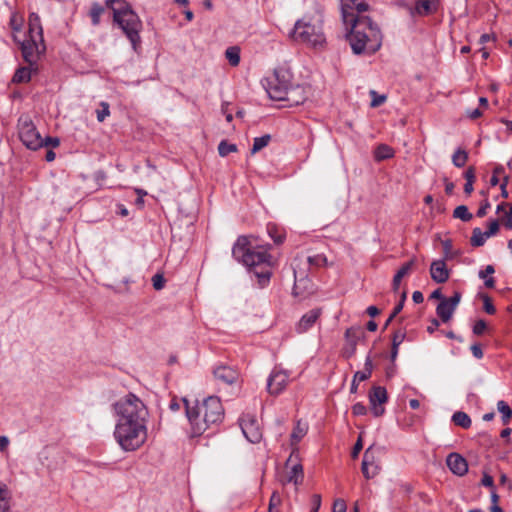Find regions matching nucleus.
Wrapping results in <instances>:
<instances>
[{"mask_svg":"<svg viewBox=\"0 0 512 512\" xmlns=\"http://www.w3.org/2000/svg\"><path fill=\"white\" fill-rule=\"evenodd\" d=\"M117 416L114 436L125 451L139 449L147 440L149 411L135 394L128 393L113 405Z\"/></svg>","mask_w":512,"mask_h":512,"instance_id":"f257e3e1","label":"nucleus"},{"mask_svg":"<svg viewBox=\"0 0 512 512\" xmlns=\"http://www.w3.org/2000/svg\"><path fill=\"white\" fill-rule=\"evenodd\" d=\"M232 255L257 278L261 288L268 285L272 275V257L267 250L252 248L247 236H239L233 245Z\"/></svg>","mask_w":512,"mask_h":512,"instance_id":"f03ea898","label":"nucleus"},{"mask_svg":"<svg viewBox=\"0 0 512 512\" xmlns=\"http://www.w3.org/2000/svg\"><path fill=\"white\" fill-rule=\"evenodd\" d=\"M346 35L351 49L356 55H371L382 45V33L370 17L353 18Z\"/></svg>","mask_w":512,"mask_h":512,"instance_id":"7ed1b4c3","label":"nucleus"},{"mask_svg":"<svg viewBox=\"0 0 512 512\" xmlns=\"http://www.w3.org/2000/svg\"><path fill=\"white\" fill-rule=\"evenodd\" d=\"M292 37L294 40L311 47H323L326 38L323 32L322 20L311 17L299 19L294 25Z\"/></svg>","mask_w":512,"mask_h":512,"instance_id":"20e7f679","label":"nucleus"},{"mask_svg":"<svg viewBox=\"0 0 512 512\" xmlns=\"http://www.w3.org/2000/svg\"><path fill=\"white\" fill-rule=\"evenodd\" d=\"M113 21L122 29L123 33L129 39L134 51H137L141 45L140 32L142 30V21L132 10L131 6L122 10L115 9Z\"/></svg>","mask_w":512,"mask_h":512,"instance_id":"39448f33","label":"nucleus"},{"mask_svg":"<svg viewBox=\"0 0 512 512\" xmlns=\"http://www.w3.org/2000/svg\"><path fill=\"white\" fill-rule=\"evenodd\" d=\"M203 413V420L197 422V432L204 433L212 425L219 424L224 418V408L217 396H210L199 403V412Z\"/></svg>","mask_w":512,"mask_h":512,"instance_id":"423d86ee","label":"nucleus"},{"mask_svg":"<svg viewBox=\"0 0 512 512\" xmlns=\"http://www.w3.org/2000/svg\"><path fill=\"white\" fill-rule=\"evenodd\" d=\"M18 135L21 142L31 150H37L43 147V138L37 131L31 118L27 115H22L18 119Z\"/></svg>","mask_w":512,"mask_h":512,"instance_id":"0eeeda50","label":"nucleus"},{"mask_svg":"<svg viewBox=\"0 0 512 512\" xmlns=\"http://www.w3.org/2000/svg\"><path fill=\"white\" fill-rule=\"evenodd\" d=\"M272 94L276 97V101H283L288 107L301 105L308 98V90L302 85H290L288 90L273 89Z\"/></svg>","mask_w":512,"mask_h":512,"instance_id":"6e6552de","label":"nucleus"},{"mask_svg":"<svg viewBox=\"0 0 512 512\" xmlns=\"http://www.w3.org/2000/svg\"><path fill=\"white\" fill-rule=\"evenodd\" d=\"M19 44L23 59L29 64V66L36 65L40 56L44 54L46 50L44 39L37 40L34 37L27 36V38L22 42H19Z\"/></svg>","mask_w":512,"mask_h":512,"instance_id":"1a4fd4ad","label":"nucleus"},{"mask_svg":"<svg viewBox=\"0 0 512 512\" xmlns=\"http://www.w3.org/2000/svg\"><path fill=\"white\" fill-rule=\"evenodd\" d=\"M291 74L283 68L275 69L273 75L267 78L266 91L272 100L276 101V97L272 94V90H288L290 87Z\"/></svg>","mask_w":512,"mask_h":512,"instance_id":"9d476101","label":"nucleus"},{"mask_svg":"<svg viewBox=\"0 0 512 512\" xmlns=\"http://www.w3.org/2000/svg\"><path fill=\"white\" fill-rule=\"evenodd\" d=\"M341 2L342 19L346 25L352 23L353 18L363 17L359 14L369 10V5L365 1L341 0Z\"/></svg>","mask_w":512,"mask_h":512,"instance_id":"9b49d317","label":"nucleus"},{"mask_svg":"<svg viewBox=\"0 0 512 512\" xmlns=\"http://www.w3.org/2000/svg\"><path fill=\"white\" fill-rule=\"evenodd\" d=\"M289 373L286 370L275 367L267 381V389L271 395H279L288 384Z\"/></svg>","mask_w":512,"mask_h":512,"instance_id":"f8f14e48","label":"nucleus"},{"mask_svg":"<svg viewBox=\"0 0 512 512\" xmlns=\"http://www.w3.org/2000/svg\"><path fill=\"white\" fill-rule=\"evenodd\" d=\"M388 400L387 391L382 386H374L369 393V403L371 412L375 417H380L384 414L385 409L383 404Z\"/></svg>","mask_w":512,"mask_h":512,"instance_id":"ddd939ff","label":"nucleus"},{"mask_svg":"<svg viewBox=\"0 0 512 512\" xmlns=\"http://www.w3.org/2000/svg\"><path fill=\"white\" fill-rule=\"evenodd\" d=\"M461 300V294L455 292L450 298H442V301L437 305L436 313L443 322H448L456 310Z\"/></svg>","mask_w":512,"mask_h":512,"instance_id":"4468645a","label":"nucleus"},{"mask_svg":"<svg viewBox=\"0 0 512 512\" xmlns=\"http://www.w3.org/2000/svg\"><path fill=\"white\" fill-rule=\"evenodd\" d=\"M294 452L291 453L289 458L286 461V469H289L287 476L282 480L283 484L293 483L295 486H298L303 482L304 473L303 466L294 461Z\"/></svg>","mask_w":512,"mask_h":512,"instance_id":"2eb2a0df","label":"nucleus"},{"mask_svg":"<svg viewBox=\"0 0 512 512\" xmlns=\"http://www.w3.org/2000/svg\"><path fill=\"white\" fill-rule=\"evenodd\" d=\"M362 334L363 332L359 327H350L346 330V345L343 348V356L345 358H350L355 354L358 340Z\"/></svg>","mask_w":512,"mask_h":512,"instance_id":"dca6fc26","label":"nucleus"},{"mask_svg":"<svg viewBox=\"0 0 512 512\" xmlns=\"http://www.w3.org/2000/svg\"><path fill=\"white\" fill-rule=\"evenodd\" d=\"M241 429L245 437L251 443H258L262 438V432L253 418L243 419Z\"/></svg>","mask_w":512,"mask_h":512,"instance_id":"f3484780","label":"nucleus"},{"mask_svg":"<svg viewBox=\"0 0 512 512\" xmlns=\"http://www.w3.org/2000/svg\"><path fill=\"white\" fill-rule=\"evenodd\" d=\"M446 464L450 471L457 476H464L468 471L466 459L458 453H450L447 456Z\"/></svg>","mask_w":512,"mask_h":512,"instance_id":"a211bd4d","label":"nucleus"},{"mask_svg":"<svg viewBox=\"0 0 512 512\" xmlns=\"http://www.w3.org/2000/svg\"><path fill=\"white\" fill-rule=\"evenodd\" d=\"M361 470L366 479H371L378 474L379 468L375 464V457L372 447H369L364 452Z\"/></svg>","mask_w":512,"mask_h":512,"instance_id":"6ab92c4d","label":"nucleus"},{"mask_svg":"<svg viewBox=\"0 0 512 512\" xmlns=\"http://www.w3.org/2000/svg\"><path fill=\"white\" fill-rule=\"evenodd\" d=\"M214 377L223 382L224 384L232 385L234 384L238 378L239 373L237 370L230 366L220 365L214 369Z\"/></svg>","mask_w":512,"mask_h":512,"instance_id":"aec40b11","label":"nucleus"},{"mask_svg":"<svg viewBox=\"0 0 512 512\" xmlns=\"http://www.w3.org/2000/svg\"><path fill=\"white\" fill-rule=\"evenodd\" d=\"M430 275L436 283H445L449 279V270L444 260H435L430 266Z\"/></svg>","mask_w":512,"mask_h":512,"instance_id":"412c9836","label":"nucleus"},{"mask_svg":"<svg viewBox=\"0 0 512 512\" xmlns=\"http://www.w3.org/2000/svg\"><path fill=\"white\" fill-rule=\"evenodd\" d=\"M184 403H185V410H186V415H187V418L191 424V428H192V434L194 436H199L201 435L202 433H198L197 432V422H199V420H203V413H198L199 412V402H196L195 405L191 406L190 405V402L186 399H184Z\"/></svg>","mask_w":512,"mask_h":512,"instance_id":"4be33fe9","label":"nucleus"},{"mask_svg":"<svg viewBox=\"0 0 512 512\" xmlns=\"http://www.w3.org/2000/svg\"><path fill=\"white\" fill-rule=\"evenodd\" d=\"M321 315V309H312L304 314L297 324L296 330L298 333H304L318 320Z\"/></svg>","mask_w":512,"mask_h":512,"instance_id":"5701e85b","label":"nucleus"},{"mask_svg":"<svg viewBox=\"0 0 512 512\" xmlns=\"http://www.w3.org/2000/svg\"><path fill=\"white\" fill-rule=\"evenodd\" d=\"M295 283L293 287L294 296H304L313 292V283L307 277L298 278L296 270H294Z\"/></svg>","mask_w":512,"mask_h":512,"instance_id":"b1692460","label":"nucleus"},{"mask_svg":"<svg viewBox=\"0 0 512 512\" xmlns=\"http://www.w3.org/2000/svg\"><path fill=\"white\" fill-rule=\"evenodd\" d=\"M437 0H418L411 14L421 16L432 14L437 10Z\"/></svg>","mask_w":512,"mask_h":512,"instance_id":"393cba45","label":"nucleus"},{"mask_svg":"<svg viewBox=\"0 0 512 512\" xmlns=\"http://www.w3.org/2000/svg\"><path fill=\"white\" fill-rule=\"evenodd\" d=\"M28 37H34L37 40L43 39V29L41 26L40 17L36 13H30L29 15Z\"/></svg>","mask_w":512,"mask_h":512,"instance_id":"a878e982","label":"nucleus"},{"mask_svg":"<svg viewBox=\"0 0 512 512\" xmlns=\"http://www.w3.org/2000/svg\"><path fill=\"white\" fill-rule=\"evenodd\" d=\"M414 264H415V259H411L410 261H408L405 264H403L401 266V268L397 271V273L394 275L393 283H392L394 291L398 290L402 278L404 276H406L407 274H409V272L412 270Z\"/></svg>","mask_w":512,"mask_h":512,"instance_id":"bb28decb","label":"nucleus"},{"mask_svg":"<svg viewBox=\"0 0 512 512\" xmlns=\"http://www.w3.org/2000/svg\"><path fill=\"white\" fill-rule=\"evenodd\" d=\"M307 430V425L298 421L291 433V445H296L306 435Z\"/></svg>","mask_w":512,"mask_h":512,"instance_id":"cd10ccee","label":"nucleus"},{"mask_svg":"<svg viewBox=\"0 0 512 512\" xmlns=\"http://www.w3.org/2000/svg\"><path fill=\"white\" fill-rule=\"evenodd\" d=\"M240 48L238 46H230L225 51V57L232 67H237L240 63Z\"/></svg>","mask_w":512,"mask_h":512,"instance_id":"c85d7f7f","label":"nucleus"},{"mask_svg":"<svg viewBox=\"0 0 512 512\" xmlns=\"http://www.w3.org/2000/svg\"><path fill=\"white\" fill-rule=\"evenodd\" d=\"M31 67L32 66L18 68L16 70L13 78H12V81L14 83H26V82H29L30 79H31V74H32Z\"/></svg>","mask_w":512,"mask_h":512,"instance_id":"c756f323","label":"nucleus"},{"mask_svg":"<svg viewBox=\"0 0 512 512\" xmlns=\"http://www.w3.org/2000/svg\"><path fill=\"white\" fill-rule=\"evenodd\" d=\"M393 156H394V150L386 144H381V145L377 146L374 151V158L377 161L389 159Z\"/></svg>","mask_w":512,"mask_h":512,"instance_id":"7c9ffc66","label":"nucleus"},{"mask_svg":"<svg viewBox=\"0 0 512 512\" xmlns=\"http://www.w3.org/2000/svg\"><path fill=\"white\" fill-rule=\"evenodd\" d=\"M452 421L462 427V428H469L471 426V419L465 412L457 411L452 416Z\"/></svg>","mask_w":512,"mask_h":512,"instance_id":"2f4dec72","label":"nucleus"},{"mask_svg":"<svg viewBox=\"0 0 512 512\" xmlns=\"http://www.w3.org/2000/svg\"><path fill=\"white\" fill-rule=\"evenodd\" d=\"M487 238L488 237L486 236V233L482 232L480 228L476 227L472 231L470 243L473 247H480L485 244Z\"/></svg>","mask_w":512,"mask_h":512,"instance_id":"473e14b6","label":"nucleus"},{"mask_svg":"<svg viewBox=\"0 0 512 512\" xmlns=\"http://www.w3.org/2000/svg\"><path fill=\"white\" fill-rule=\"evenodd\" d=\"M497 409L502 414L503 424H508L512 418V409L503 400L497 402Z\"/></svg>","mask_w":512,"mask_h":512,"instance_id":"72a5a7b5","label":"nucleus"},{"mask_svg":"<svg viewBox=\"0 0 512 512\" xmlns=\"http://www.w3.org/2000/svg\"><path fill=\"white\" fill-rule=\"evenodd\" d=\"M453 217L464 222H469L473 218V215L469 212L467 206L459 205L454 209Z\"/></svg>","mask_w":512,"mask_h":512,"instance_id":"f704fd0d","label":"nucleus"},{"mask_svg":"<svg viewBox=\"0 0 512 512\" xmlns=\"http://www.w3.org/2000/svg\"><path fill=\"white\" fill-rule=\"evenodd\" d=\"M104 13V7L99 3H93L89 12L92 24L94 26L99 25L100 17Z\"/></svg>","mask_w":512,"mask_h":512,"instance_id":"c9c22d12","label":"nucleus"},{"mask_svg":"<svg viewBox=\"0 0 512 512\" xmlns=\"http://www.w3.org/2000/svg\"><path fill=\"white\" fill-rule=\"evenodd\" d=\"M467 160H468V153L465 150L460 149V148L457 149L452 156V162L458 168L463 167L466 164Z\"/></svg>","mask_w":512,"mask_h":512,"instance_id":"e433bc0d","label":"nucleus"},{"mask_svg":"<svg viewBox=\"0 0 512 512\" xmlns=\"http://www.w3.org/2000/svg\"><path fill=\"white\" fill-rule=\"evenodd\" d=\"M270 139H271V137L268 134L263 135L261 137H256L253 142L251 153L255 154L258 151H260L261 149H263L264 147H266L269 144Z\"/></svg>","mask_w":512,"mask_h":512,"instance_id":"4c0bfd02","label":"nucleus"},{"mask_svg":"<svg viewBox=\"0 0 512 512\" xmlns=\"http://www.w3.org/2000/svg\"><path fill=\"white\" fill-rule=\"evenodd\" d=\"M267 229L275 244L279 245L283 243L285 235L276 225H268Z\"/></svg>","mask_w":512,"mask_h":512,"instance_id":"58836bf2","label":"nucleus"},{"mask_svg":"<svg viewBox=\"0 0 512 512\" xmlns=\"http://www.w3.org/2000/svg\"><path fill=\"white\" fill-rule=\"evenodd\" d=\"M237 151V146L235 144H230L227 141L223 140L218 145V152L219 155L222 157L227 156L228 154L232 152Z\"/></svg>","mask_w":512,"mask_h":512,"instance_id":"ea45409f","label":"nucleus"},{"mask_svg":"<svg viewBox=\"0 0 512 512\" xmlns=\"http://www.w3.org/2000/svg\"><path fill=\"white\" fill-rule=\"evenodd\" d=\"M281 497L278 492H273L268 506V512H280L279 506L281 505Z\"/></svg>","mask_w":512,"mask_h":512,"instance_id":"a19ab883","label":"nucleus"},{"mask_svg":"<svg viewBox=\"0 0 512 512\" xmlns=\"http://www.w3.org/2000/svg\"><path fill=\"white\" fill-rule=\"evenodd\" d=\"M106 6L115 13V9L122 8V10L128 8L130 5L125 0H105Z\"/></svg>","mask_w":512,"mask_h":512,"instance_id":"79ce46f5","label":"nucleus"},{"mask_svg":"<svg viewBox=\"0 0 512 512\" xmlns=\"http://www.w3.org/2000/svg\"><path fill=\"white\" fill-rule=\"evenodd\" d=\"M9 502L7 499V490L0 488V512H8Z\"/></svg>","mask_w":512,"mask_h":512,"instance_id":"37998d69","label":"nucleus"},{"mask_svg":"<svg viewBox=\"0 0 512 512\" xmlns=\"http://www.w3.org/2000/svg\"><path fill=\"white\" fill-rule=\"evenodd\" d=\"M307 261L311 266L320 267L326 263V257L318 254L314 256H309L307 258Z\"/></svg>","mask_w":512,"mask_h":512,"instance_id":"c03bdc74","label":"nucleus"},{"mask_svg":"<svg viewBox=\"0 0 512 512\" xmlns=\"http://www.w3.org/2000/svg\"><path fill=\"white\" fill-rule=\"evenodd\" d=\"M370 94L372 96V101H371L370 105L373 108L382 105L386 101V96L385 95H378L376 93V91H374V90H371Z\"/></svg>","mask_w":512,"mask_h":512,"instance_id":"a18cd8bd","label":"nucleus"},{"mask_svg":"<svg viewBox=\"0 0 512 512\" xmlns=\"http://www.w3.org/2000/svg\"><path fill=\"white\" fill-rule=\"evenodd\" d=\"M101 110H97V120L99 122H103L105 118L110 114L109 104L106 102H101L100 104Z\"/></svg>","mask_w":512,"mask_h":512,"instance_id":"49530a36","label":"nucleus"},{"mask_svg":"<svg viewBox=\"0 0 512 512\" xmlns=\"http://www.w3.org/2000/svg\"><path fill=\"white\" fill-rule=\"evenodd\" d=\"M483 308L486 313L492 315L496 312V309L491 301V298L488 295H483Z\"/></svg>","mask_w":512,"mask_h":512,"instance_id":"de8ad7c7","label":"nucleus"},{"mask_svg":"<svg viewBox=\"0 0 512 512\" xmlns=\"http://www.w3.org/2000/svg\"><path fill=\"white\" fill-rule=\"evenodd\" d=\"M165 278L162 274H155L152 277V285L155 290H161L164 287Z\"/></svg>","mask_w":512,"mask_h":512,"instance_id":"09e8293b","label":"nucleus"},{"mask_svg":"<svg viewBox=\"0 0 512 512\" xmlns=\"http://www.w3.org/2000/svg\"><path fill=\"white\" fill-rule=\"evenodd\" d=\"M499 225H500L499 220H492L489 223L488 230L485 231L486 236L489 238L491 236L496 235L497 232L499 231Z\"/></svg>","mask_w":512,"mask_h":512,"instance_id":"8fccbe9b","label":"nucleus"},{"mask_svg":"<svg viewBox=\"0 0 512 512\" xmlns=\"http://www.w3.org/2000/svg\"><path fill=\"white\" fill-rule=\"evenodd\" d=\"M352 413L355 416H362L367 413V409L364 404L358 402L352 406Z\"/></svg>","mask_w":512,"mask_h":512,"instance_id":"3c124183","label":"nucleus"},{"mask_svg":"<svg viewBox=\"0 0 512 512\" xmlns=\"http://www.w3.org/2000/svg\"><path fill=\"white\" fill-rule=\"evenodd\" d=\"M347 506L343 499H336L333 503V512H346Z\"/></svg>","mask_w":512,"mask_h":512,"instance_id":"603ef678","label":"nucleus"},{"mask_svg":"<svg viewBox=\"0 0 512 512\" xmlns=\"http://www.w3.org/2000/svg\"><path fill=\"white\" fill-rule=\"evenodd\" d=\"M442 245H443V250H444L445 257L447 259H452L453 258V254H452V242H451V240L447 239V240L443 241Z\"/></svg>","mask_w":512,"mask_h":512,"instance_id":"864d4df0","label":"nucleus"},{"mask_svg":"<svg viewBox=\"0 0 512 512\" xmlns=\"http://www.w3.org/2000/svg\"><path fill=\"white\" fill-rule=\"evenodd\" d=\"M494 272H495L494 266L487 265L483 270L479 271L478 276L481 279H487V278H489L488 276H491L492 274H494Z\"/></svg>","mask_w":512,"mask_h":512,"instance_id":"5fc2aeb1","label":"nucleus"},{"mask_svg":"<svg viewBox=\"0 0 512 512\" xmlns=\"http://www.w3.org/2000/svg\"><path fill=\"white\" fill-rule=\"evenodd\" d=\"M486 322L484 320H478L473 326V333L481 335L486 329Z\"/></svg>","mask_w":512,"mask_h":512,"instance_id":"6e6d98bb","label":"nucleus"},{"mask_svg":"<svg viewBox=\"0 0 512 512\" xmlns=\"http://www.w3.org/2000/svg\"><path fill=\"white\" fill-rule=\"evenodd\" d=\"M60 144V140L57 137H46L43 138V146H52V147H58Z\"/></svg>","mask_w":512,"mask_h":512,"instance_id":"4d7b16f0","label":"nucleus"},{"mask_svg":"<svg viewBox=\"0 0 512 512\" xmlns=\"http://www.w3.org/2000/svg\"><path fill=\"white\" fill-rule=\"evenodd\" d=\"M481 484L483 486H486V487H489V488H492L494 489V480H493V477L490 476L489 474L487 473H483V477H482V480H481Z\"/></svg>","mask_w":512,"mask_h":512,"instance_id":"13d9d810","label":"nucleus"},{"mask_svg":"<svg viewBox=\"0 0 512 512\" xmlns=\"http://www.w3.org/2000/svg\"><path fill=\"white\" fill-rule=\"evenodd\" d=\"M404 338H405L404 332H402V331L395 332L393 335L392 345L399 346L403 342Z\"/></svg>","mask_w":512,"mask_h":512,"instance_id":"bf43d9fd","label":"nucleus"},{"mask_svg":"<svg viewBox=\"0 0 512 512\" xmlns=\"http://www.w3.org/2000/svg\"><path fill=\"white\" fill-rule=\"evenodd\" d=\"M471 352L473 356L477 359H481L483 357V351L481 348V345L478 343H475L471 346Z\"/></svg>","mask_w":512,"mask_h":512,"instance_id":"052dcab7","label":"nucleus"},{"mask_svg":"<svg viewBox=\"0 0 512 512\" xmlns=\"http://www.w3.org/2000/svg\"><path fill=\"white\" fill-rule=\"evenodd\" d=\"M362 448H363L362 437L360 435L358 440L356 441L354 447H353L352 454H351L352 457L356 458L359 455V453L362 450Z\"/></svg>","mask_w":512,"mask_h":512,"instance_id":"680f3d73","label":"nucleus"},{"mask_svg":"<svg viewBox=\"0 0 512 512\" xmlns=\"http://www.w3.org/2000/svg\"><path fill=\"white\" fill-rule=\"evenodd\" d=\"M312 510L311 512H317L321 505V497L318 494L312 496Z\"/></svg>","mask_w":512,"mask_h":512,"instance_id":"e2e57ef3","label":"nucleus"},{"mask_svg":"<svg viewBox=\"0 0 512 512\" xmlns=\"http://www.w3.org/2000/svg\"><path fill=\"white\" fill-rule=\"evenodd\" d=\"M371 374L370 372L368 371H357L355 374H354V378L355 380L357 381H365L367 380L368 378H370Z\"/></svg>","mask_w":512,"mask_h":512,"instance_id":"0e129e2a","label":"nucleus"},{"mask_svg":"<svg viewBox=\"0 0 512 512\" xmlns=\"http://www.w3.org/2000/svg\"><path fill=\"white\" fill-rule=\"evenodd\" d=\"M490 208V203L488 200H485L482 205L480 206V208L478 209L477 211V216L478 217H484L486 214H487V209Z\"/></svg>","mask_w":512,"mask_h":512,"instance_id":"69168bd1","label":"nucleus"},{"mask_svg":"<svg viewBox=\"0 0 512 512\" xmlns=\"http://www.w3.org/2000/svg\"><path fill=\"white\" fill-rule=\"evenodd\" d=\"M464 177L466 182H474L475 181V169L473 167H469L465 173Z\"/></svg>","mask_w":512,"mask_h":512,"instance_id":"338daca9","label":"nucleus"},{"mask_svg":"<svg viewBox=\"0 0 512 512\" xmlns=\"http://www.w3.org/2000/svg\"><path fill=\"white\" fill-rule=\"evenodd\" d=\"M10 25L14 31L18 32L21 30V21H18L15 15L11 17Z\"/></svg>","mask_w":512,"mask_h":512,"instance_id":"774afa93","label":"nucleus"}]
</instances>
